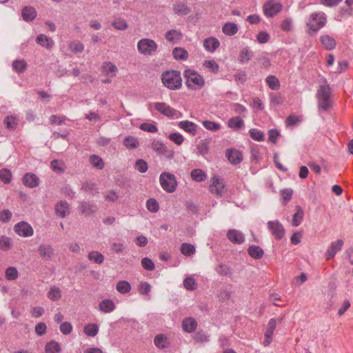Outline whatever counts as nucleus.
<instances>
[{
  "instance_id": "a19ab883",
  "label": "nucleus",
  "mask_w": 353,
  "mask_h": 353,
  "mask_svg": "<svg viewBox=\"0 0 353 353\" xmlns=\"http://www.w3.org/2000/svg\"><path fill=\"white\" fill-rule=\"evenodd\" d=\"M131 288V285L126 281H120L116 285L117 290L121 294L128 293Z\"/></svg>"
},
{
  "instance_id": "423d86ee",
  "label": "nucleus",
  "mask_w": 353,
  "mask_h": 353,
  "mask_svg": "<svg viewBox=\"0 0 353 353\" xmlns=\"http://www.w3.org/2000/svg\"><path fill=\"white\" fill-rule=\"evenodd\" d=\"M157 43L150 39H141L137 43L139 52L144 56H152L157 52Z\"/></svg>"
},
{
  "instance_id": "4d7b16f0",
  "label": "nucleus",
  "mask_w": 353,
  "mask_h": 353,
  "mask_svg": "<svg viewBox=\"0 0 353 353\" xmlns=\"http://www.w3.org/2000/svg\"><path fill=\"white\" fill-rule=\"evenodd\" d=\"M202 123L205 128L212 132H216L221 128L220 124L212 121H204Z\"/></svg>"
},
{
  "instance_id": "c756f323",
  "label": "nucleus",
  "mask_w": 353,
  "mask_h": 353,
  "mask_svg": "<svg viewBox=\"0 0 353 353\" xmlns=\"http://www.w3.org/2000/svg\"><path fill=\"white\" fill-rule=\"evenodd\" d=\"M190 176L192 180L196 182H203L207 179L206 173L199 168L192 170Z\"/></svg>"
},
{
  "instance_id": "de8ad7c7",
  "label": "nucleus",
  "mask_w": 353,
  "mask_h": 353,
  "mask_svg": "<svg viewBox=\"0 0 353 353\" xmlns=\"http://www.w3.org/2000/svg\"><path fill=\"white\" fill-rule=\"evenodd\" d=\"M196 153L201 156L206 155L209 152V145L205 141H201L196 145Z\"/></svg>"
},
{
  "instance_id": "0eeeda50",
  "label": "nucleus",
  "mask_w": 353,
  "mask_h": 353,
  "mask_svg": "<svg viewBox=\"0 0 353 353\" xmlns=\"http://www.w3.org/2000/svg\"><path fill=\"white\" fill-rule=\"evenodd\" d=\"M283 8V5L279 2L268 1L263 6V12L266 17H273L279 13Z\"/></svg>"
},
{
  "instance_id": "58836bf2",
  "label": "nucleus",
  "mask_w": 353,
  "mask_h": 353,
  "mask_svg": "<svg viewBox=\"0 0 353 353\" xmlns=\"http://www.w3.org/2000/svg\"><path fill=\"white\" fill-rule=\"evenodd\" d=\"M244 125V121L239 117H232L228 121V126L231 128L240 129Z\"/></svg>"
},
{
  "instance_id": "a211bd4d",
  "label": "nucleus",
  "mask_w": 353,
  "mask_h": 353,
  "mask_svg": "<svg viewBox=\"0 0 353 353\" xmlns=\"http://www.w3.org/2000/svg\"><path fill=\"white\" fill-rule=\"evenodd\" d=\"M173 12L179 16L187 15L191 12V8L185 3L177 2L173 4Z\"/></svg>"
},
{
  "instance_id": "dca6fc26",
  "label": "nucleus",
  "mask_w": 353,
  "mask_h": 353,
  "mask_svg": "<svg viewBox=\"0 0 353 353\" xmlns=\"http://www.w3.org/2000/svg\"><path fill=\"white\" fill-rule=\"evenodd\" d=\"M227 237L231 242L236 244H241L245 241L243 234L236 230H229L227 232Z\"/></svg>"
},
{
  "instance_id": "4468645a",
  "label": "nucleus",
  "mask_w": 353,
  "mask_h": 353,
  "mask_svg": "<svg viewBox=\"0 0 353 353\" xmlns=\"http://www.w3.org/2000/svg\"><path fill=\"white\" fill-rule=\"evenodd\" d=\"M225 155L228 161L232 164H239L243 160L242 154L237 150L235 149H228L225 152Z\"/></svg>"
},
{
  "instance_id": "f704fd0d",
  "label": "nucleus",
  "mask_w": 353,
  "mask_h": 353,
  "mask_svg": "<svg viewBox=\"0 0 353 353\" xmlns=\"http://www.w3.org/2000/svg\"><path fill=\"white\" fill-rule=\"evenodd\" d=\"M45 351L46 353H59L61 347L57 341H51L46 344Z\"/></svg>"
},
{
  "instance_id": "4be33fe9",
  "label": "nucleus",
  "mask_w": 353,
  "mask_h": 353,
  "mask_svg": "<svg viewBox=\"0 0 353 353\" xmlns=\"http://www.w3.org/2000/svg\"><path fill=\"white\" fill-rule=\"evenodd\" d=\"M196 321L192 317L186 318L182 322V327L183 330L188 333L194 332L196 329Z\"/></svg>"
},
{
  "instance_id": "f03ea898",
  "label": "nucleus",
  "mask_w": 353,
  "mask_h": 353,
  "mask_svg": "<svg viewBox=\"0 0 353 353\" xmlns=\"http://www.w3.org/2000/svg\"><path fill=\"white\" fill-rule=\"evenodd\" d=\"M183 76L188 88L196 90L204 86L205 80L197 72L191 69H186L183 72Z\"/></svg>"
},
{
  "instance_id": "680f3d73",
  "label": "nucleus",
  "mask_w": 353,
  "mask_h": 353,
  "mask_svg": "<svg viewBox=\"0 0 353 353\" xmlns=\"http://www.w3.org/2000/svg\"><path fill=\"white\" fill-rule=\"evenodd\" d=\"M81 190L92 194L97 192V185L91 182H87L83 184L82 185Z\"/></svg>"
},
{
  "instance_id": "bf43d9fd",
  "label": "nucleus",
  "mask_w": 353,
  "mask_h": 353,
  "mask_svg": "<svg viewBox=\"0 0 353 353\" xmlns=\"http://www.w3.org/2000/svg\"><path fill=\"white\" fill-rule=\"evenodd\" d=\"M139 128L143 131L154 133L158 131L157 125L152 123H143L140 125Z\"/></svg>"
},
{
  "instance_id": "412c9836",
  "label": "nucleus",
  "mask_w": 353,
  "mask_h": 353,
  "mask_svg": "<svg viewBox=\"0 0 353 353\" xmlns=\"http://www.w3.org/2000/svg\"><path fill=\"white\" fill-rule=\"evenodd\" d=\"M220 46L219 41L214 37L205 39L203 41V47L210 52L215 51Z\"/></svg>"
},
{
  "instance_id": "37998d69",
  "label": "nucleus",
  "mask_w": 353,
  "mask_h": 353,
  "mask_svg": "<svg viewBox=\"0 0 353 353\" xmlns=\"http://www.w3.org/2000/svg\"><path fill=\"white\" fill-rule=\"evenodd\" d=\"M112 26L119 30H124L128 27L126 21L121 17H115L113 22H112Z\"/></svg>"
},
{
  "instance_id": "2eb2a0df",
  "label": "nucleus",
  "mask_w": 353,
  "mask_h": 353,
  "mask_svg": "<svg viewBox=\"0 0 353 353\" xmlns=\"http://www.w3.org/2000/svg\"><path fill=\"white\" fill-rule=\"evenodd\" d=\"M56 214L61 217L64 218L69 214L70 208L67 201H61L58 202L54 208Z\"/></svg>"
},
{
  "instance_id": "09e8293b",
  "label": "nucleus",
  "mask_w": 353,
  "mask_h": 353,
  "mask_svg": "<svg viewBox=\"0 0 353 353\" xmlns=\"http://www.w3.org/2000/svg\"><path fill=\"white\" fill-rule=\"evenodd\" d=\"M19 272L14 266L8 267L6 270V278L9 281H14L18 278Z\"/></svg>"
},
{
  "instance_id": "5701e85b",
  "label": "nucleus",
  "mask_w": 353,
  "mask_h": 353,
  "mask_svg": "<svg viewBox=\"0 0 353 353\" xmlns=\"http://www.w3.org/2000/svg\"><path fill=\"white\" fill-rule=\"evenodd\" d=\"M320 41L323 46L327 50H332L335 48L336 43L335 40L327 34L322 35Z\"/></svg>"
},
{
  "instance_id": "052dcab7",
  "label": "nucleus",
  "mask_w": 353,
  "mask_h": 353,
  "mask_svg": "<svg viewBox=\"0 0 353 353\" xmlns=\"http://www.w3.org/2000/svg\"><path fill=\"white\" fill-rule=\"evenodd\" d=\"M184 288L188 290H194L196 288L197 284L192 277H188L183 281Z\"/></svg>"
},
{
  "instance_id": "b1692460",
  "label": "nucleus",
  "mask_w": 353,
  "mask_h": 353,
  "mask_svg": "<svg viewBox=\"0 0 353 353\" xmlns=\"http://www.w3.org/2000/svg\"><path fill=\"white\" fill-rule=\"evenodd\" d=\"M248 253L250 257L258 260L261 259L263 257L264 254V251L261 247L255 245H252L249 246V248H248Z\"/></svg>"
},
{
  "instance_id": "20e7f679",
  "label": "nucleus",
  "mask_w": 353,
  "mask_h": 353,
  "mask_svg": "<svg viewBox=\"0 0 353 353\" xmlns=\"http://www.w3.org/2000/svg\"><path fill=\"white\" fill-rule=\"evenodd\" d=\"M159 183L162 189L168 193L175 192L178 185L175 175L168 172H163L160 174Z\"/></svg>"
},
{
  "instance_id": "e433bc0d",
  "label": "nucleus",
  "mask_w": 353,
  "mask_h": 353,
  "mask_svg": "<svg viewBox=\"0 0 353 353\" xmlns=\"http://www.w3.org/2000/svg\"><path fill=\"white\" fill-rule=\"evenodd\" d=\"M48 298L51 301H56L61 299V290L56 286L52 287L48 292Z\"/></svg>"
},
{
  "instance_id": "4c0bfd02",
  "label": "nucleus",
  "mask_w": 353,
  "mask_h": 353,
  "mask_svg": "<svg viewBox=\"0 0 353 353\" xmlns=\"http://www.w3.org/2000/svg\"><path fill=\"white\" fill-rule=\"evenodd\" d=\"M123 145L128 149H135L139 147V143L137 138L128 136L125 138Z\"/></svg>"
},
{
  "instance_id": "774afa93",
  "label": "nucleus",
  "mask_w": 353,
  "mask_h": 353,
  "mask_svg": "<svg viewBox=\"0 0 353 353\" xmlns=\"http://www.w3.org/2000/svg\"><path fill=\"white\" fill-rule=\"evenodd\" d=\"M11 246L10 239L6 236H0V249L3 250H8Z\"/></svg>"
},
{
  "instance_id": "603ef678",
  "label": "nucleus",
  "mask_w": 353,
  "mask_h": 353,
  "mask_svg": "<svg viewBox=\"0 0 353 353\" xmlns=\"http://www.w3.org/2000/svg\"><path fill=\"white\" fill-rule=\"evenodd\" d=\"M216 272L221 276H230L232 274V270L227 265L221 264L216 268Z\"/></svg>"
},
{
  "instance_id": "e2e57ef3",
  "label": "nucleus",
  "mask_w": 353,
  "mask_h": 353,
  "mask_svg": "<svg viewBox=\"0 0 353 353\" xmlns=\"http://www.w3.org/2000/svg\"><path fill=\"white\" fill-rule=\"evenodd\" d=\"M141 265L148 271H152L155 268L154 262L148 257H145L141 259Z\"/></svg>"
},
{
  "instance_id": "3c124183",
  "label": "nucleus",
  "mask_w": 353,
  "mask_h": 353,
  "mask_svg": "<svg viewBox=\"0 0 353 353\" xmlns=\"http://www.w3.org/2000/svg\"><path fill=\"white\" fill-rule=\"evenodd\" d=\"M4 124L8 130H14L17 126L16 118L13 116H8L4 119Z\"/></svg>"
},
{
  "instance_id": "bb28decb",
  "label": "nucleus",
  "mask_w": 353,
  "mask_h": 353,
  "mask_svg": "<svg viewBox=\"0 0 353 353\" xmlns=\"http://www.w3.org/2000/svg\"><path fill=\"white\" fill-rule=\"evenodd\" d=\"M80 210L82 213L86 215H90L96 212L97 206L94 203L82 201L81 202Z\"/></svg>"
},
{
  "instance_id": "6ab92c4d",
  "label": "nucleus",
  "mask_w": 353,
  "mask_h": 353,
  "mask_svg": "<svg viewBox=\"0 0 353 353\" xmlns=\"http://www.w3.org/2000/svg\"><path fill=\"white\" fill-rule=\"evenodd\" d=\"M37 11L32 6H26L21 10V16L25 21L30 22L37 17Z\"/></svg>"
},
{
  "instance_id": "7ed1b4c3",
  "label": "nucleus",
  "mask_w": 353,
  "mask_h": 353,
  "mask_svg": "<svg viewBox=\"0 0 353 353\" xmlns=\"http://www.w3.org/2000/svg\"><path fill=\"white\" fill-rule=\"evenodd\" d=\"M327 19L323 12H314L310 16L307 22L310 34L316 33L321 28L325 26Z\"/></svg>"
},
{
  "instance_id": "13d9d810",
  "label": "nucleus",
  "mask_w": 353,
  "mask_h": 353,
  "mask_svg": "<svg viewBox=\"0 0 353 353\" xmlns=\"http://www.w3.org/2000/svg\"><path fill=\"white\" fill-rule=\"evenodd\" d=\"M146 208L151 212H157L159 209V205L155 199H149L146 202Z\"/></svg>"
},
{
  "instance_id": "2f4dec72",
  "label": "nucleus",
  "mask_w": 353,
  "mask_h": 353,
  "mask_svg": "<svg viewBox=\"0 0 353 353\" xmlns=\"http://www.w3.org/2000/svg\"><path fill=\"white\" fill-rule=\"evenodd\" d=\"M265 81L268 87L272 90H277L280 88V82L279 79L272 74L268 75L266 77Z\"/></svg>"
},
{
  "instance_id": "39448f33",
  "label": "nucleus",
  "mask_w": 353,
  "mask_h": 353,
  "mask_svg": "<svg viewBox=\"0 0 353 353\" xmlns=\"http://www.w3.org/2000/svg\"><path fill=\"white\" fill-rule=\"evenodd\" d=\"M330 88L329 85H321L317 90L319 109L327 111L332 106L330 100Z\"/></svg>"
},
{
  "instance_id": "473e14b6",
  "label": "nucleus",
  "mask_w": 353,
  "mask_h": 353,
  "mask_svg": "<svg viewBox=\"0 0 353 353\" xmlns=\"http://www.w3.org/2000/svg\"><path fill=\"white\" fill-rule=\"evenodd\" d=\"M90 163L98 170H102L104 168L103 160L97 154H92L89 158Z\"/></svg>"
},
{
  "instance_id": "1a4fd4ad",
  "label": "nucleus",
  "mask_w": 353,
  "mask_h": 353,
  "mask_svg": "<svg viewBox=\"0 0 353 353\" xmlns=\"http://www.w3.org/2000/svg\"><path fill=\"white\" fill-rule=\"evenodd\" d=\"M267 225L268 228L276 239L280 240L283 237L285 229L279 221H270L268 222Z\"/></svg>"
},
{
  "instance_id": "393cba45",
  "label": "nucleus",
  "mask_w": 353,
  "mask_h": 353,
  "mask_svg": "<svg viewBox=\"0 0 353 353\" xmlns=\"http://www.w3.org/2000/svg\"><path fill=\"white\" fill-rule=\"evenodd\" d=\"M179 127L185 132L192 134V135H195L196 134V125L188 120L182 121L179 123Z\"/></svg>"
},
{
  "instance_id": "ddd939ff",
  "label": "nucleus",
  "mask_w": 353,
  "mask_h": 353,
  "mask_svg": "<svg viewBox=\"0 0 353 353\" xmlns=\"http://www.w3.org/2000/svg\"><path fill=\"white\" fill-rule=\"evenodd\" d=\"M23 183L25 186L33 188L39 185V178L34 174L28 172L24 174L22 178Z\"/></svg>"
},
{
  "instance_id": "cd10ccee",
  "label": "nucleus",
  "mask_w": 353,
  "mask_h": 353,
  "mask_svg": "<svg viewBox=\"0 0 353 353\" xmlns=\"http://www.w3.org/2000/svg\"><path fill=\"white\" fill-rule=\"evenodd\" d=\"M172 55L176 60L185 61L188 58V51L183 48H174L172 50Z\"/></svg>"
},
{
  "instance_id": "338daca9",
  "label": "nucleus",
  "mask_w": 353,
  "mask_h": 353,
  "mask_svg": "<svg viewBox=\"0 0 353 353\" xmlns=\"http://www.w3.org/2000/svg\"><path fill=\"white\" fill-rule=\"evenodd\" d=\"M203 65L210 69L214 73H217L219 72V66L214 60L205 61Z\"/></svg>"
},
{
  "instance_id": "7c9ffc66",
  "label": "nucleus",
  "mask_w": 353,
  "mask_h": 353,
  "mask_svg": "<svg viewBox=\"0 0 353 353\" xmlns=\"http://www.w3.org/2000/svg\"><path fill=\"white\" fill-rule=\"evenodd\" d=\"M253 55L252 51L248 48H243L239 53V61L241 63H248Z\"/></svg>"
},
{
  "instance_id": "f257e3e1",
  "label": "nucleus",
  "mask_w": 353,
  "mask_h": 353,
  "mask_svg": "<svg viewBox=\"0 0 353 353\" xmlns=\"http://www.w3.org/2000/svg\"><path fill=\"white\" fill-rule=\"evenodd\" d=\"M161 81L170 90H179L182 86L181 72L176 70H167L161 74Z\"/></svg>"
},
{
  "instance_id": "0e129e2a",
  "label": "nucleus",
  "mask_w": 353,
  "mask_h": 353,
  "mask_svg": "<svg viewBox=\"0 0 353 353\" xmlns=\"http://www.w3.org/2000/svg\"><path fill=\"white\" fill-rule=\"evenodd\" d=\"M168 138L178 145H181L184 140L183 137L178 132L170 133Z\"/></svg>"
},
{
  "instance_id": "5fc2aeb1",
  "label": "nucleus",
  "mask_w": 353,
  "mask_h": 353,
  "mask_svg": "<svg viewBox=\"0 0 353 353\" xmlns=\"http://www.w3.org/2000/svg\"><path fill=\"white\" fill-rule=\"evenodd\" d=\"M134 168L141 173H145L148 170V165L145 160L140 159L136 161Z\"/></svg>"
},
{
  "instance_id": "c03bdc74",
  "label": "nucleus",
  "mask_w": 353,
  "mask_h": 353,
  "mask_svg": "<svg viewBox=\"0 0 353 353\" xmlns=\"http://www.w3.org/2000/svg\"><path fill=\"white\" fill-rule=\"evenodd\" d=\"M256 60L261 65V66L265 69L268 68L271 65L270 60L267 52H262L256 58Z\"/></svg>"
},
{
  "instance_id": "f3484780",
  "label": "nucleus",
  "mask_w": 353,
  "mask_h": 353,
  "mask_svg": "<svg viewBox=\"0 0 353 353\" xmlns=\"http://www.w3.org/2000/svg\"><path fill=\"white\" fill-rule=\"evenodd\" d=\"M38 251L40 256L46 260H51L54 254V250L50 245L41 244L39 246Z\"/></svg>"
},
{
  "instance_id": "6e6552de",
  "label": "nucleus",
  "mask_w": 353,
  "mask_h": 353,
  "mask_svg": "<svg viewBox=\"0 0 353 353\" xmlns=\"http://www.w3.org/2000/svg\"><path fill=\"white\" fill-rule=\"evenodd\" d=\"M211 183L210 185V191L212 194L222 196L225 192V183L219 176H214L211 178Z\"/></svg>"
},
{
  "instance_id": "72a5a7b5",
  "label": "nucleus",
  "mask_w": 353,
  "mask_h": 353,
  "mask_svg": "<svg viewBox=\"0 0 353 353\" xmlns=\"http://www.w3.org/2000/svg\"><path fill=\"white\" fill-rule=\"evenodd\" d=\"M12 68L19 74H21L26 71L28 65L24 59L14 60L12 62Z\"/></svg>"
},
{
  "instance_id": "f8f14e48",
  "label": "nucleus",
  "mask_w": 353,
  "mask_h": 353,
  "mask_svg": "<svg viewBox=\"0 0 353 353\" xmlns=\"http://www.w3.org/2000/svg\"><path fill=\"white\" fill-rule=\"evenodd\" d=\"M343 245V241L341 239L332 242L325 252L326 259L330 260L334 258L336 254L342 249Z\"/></svg>"
},
{
  "instance_id": "aec40b11",
  "label": "nucleus",
  "mask_w": 353,
  "mask_h": 353,
  "mask_svg": "<svg viewBox=\"0 0 353 353\" xmlns=\"http://www.w3.org/2000/svg\"><path fill=\"white\" fill-rule=\"evenodd\" d=\"M36 42L38 45L44 47L47 49H50L54 45V41L46 36L45 34H39L36 38Z\"/></svg>"
},
{
  "instance_id": "864d4df0",
  "label": "nucleus",
  "mask_w": 353,
  "mask_h": 353,
  "mask_svg": "<svg viewBox=\"0 0 353 353\" xmlns=\"http://www.w3.org/2000/svg\"><path fill=\"white\" fill-rule=\"evenodd\" d=\"M249 134L251 138L256 141H262L264 140V134L262 131L252 128L249 130Z\"/></svg>"
},
{
  "instance_id": "a878e982",
  "label": "nucleus",
  "mask_w": 353,
  "mask_h": 353,
  "mask_svg": "<svg viewBox=\"0 0 353 353\" xmlns=\"http://www.w3.org/2000/svg\"><path fill=\"white\" fill-rule=\"evenodd\" d=\"M222 31L227 36H233L238 32L239 28L236 23L228 22L223 26Z\"/></svg>"
},
{
  "instance_id": "a18cd8bd",
  "label": "nucleus",
  "mask_w": 353,
  "mask_h": 353,
  "mask_svg": "<svg viewBox=\"0 0 353 353\" xmlns=\"http://www.w3.org/2000/svg\"><path fill=\"white\" fill-rule=\"evenodd\" d=\"M84 333L91 337L95 336L99 332V327L96 324H88L84 327Z\"/></svg>"
},
{
  "instance_id": "69168bd1",
  "label": "nucleus",
  "mask_w": 353,
  "mask_h": 353,
  "mask_svg": "<svg viewBox=\"0 0 353 353\" xmlns=\"http://www.w3.org/2000/svg\"><path fill=\"white\" fill-rule=\"evenodd\" d=\"M292 19L291 18L285 19L281 24V28L285 32H290L292 30Z\"/></svg>"
},
{
  "instance_id": "49530a36",
  "label": "nucleus",
  "mask_w": 353,
  "mask_h": 353,
  "mask_svg": "<svg viewBox=\"0 0 353 353\" xmlns=\"http://www.w3.org/2000/svg\"><path fill=\"white\" fill-rule=\"evenodd\" d=\"M12 173L9 169L3 168L0 170V180L6 184H8L12 180Z\"/></svg>"
},
{
  "instance_id": "9d476101",
  "label": "nucleus",
  "mask_w": 353,
  "mask_h": 353,
  "mask_svg": "<svg viewBox=\"0 0 353 353\" xmlns=\"http://www.w3.org/2000/svg\"><path fill=\"white\" fill-rule=\"evenodd\" d=\"M14 232L19 236L30 237L32 236L34 230L32 226L26 221H20L14 227Z\"/></svg>"
},
{
  "instance_id": "c85d7f7f",
  "label": "nucleus",
  "mask_w": 353,
  "mask_h": 353,
  "mask_svg": "<svg viewBox=\"0 0 353 353\" xmlns=\"http://www.w3.org/2000/svg\"><path fill=\"white\" fill-rule=\"evenodd\" d=\"M182 37L181 32L177 30H170L165 34V39L170 42L181 40Z\"/></svg>"
},
{
  "instance_id": "8fccbe9b",
  "label": "nucleus",
  "mask_w": 353,
  "mask_h": 353,
  "mask_svg": "<svg viewBox=\"0 0 353 353\" xmlns=\"http://www.w3.org/2000/svg\"><path fill=\"white\" fill-rule=\"evenodd\" d=\"M276 326V321L275 319H271L267 326V329L265 333V338H272L274 334V331Z\"/></svg>"
},
{
  "instance_id": "c9c22d12",
  "label": "nucleus",
  "mask_w": 353,
  "mask_h": 353,
  "mask_svg": "<svg viewBox=\"0 0 353 353\" xmlns=\"http://www.w3.org/2000/svg\"><path fill=\"white\" fill-rule=\"evenodd\" d=\"M180 250L183 255L187 256L194 254L196 252L194 246L188 243H183L181 245Z\"/></svg>"
},
{
  "instance_id": "ea45409f",
  "label": "nucleus",
  "mask_w": 353,
  "mask_h": 353,
  "mask_svg": "<svg viewBox=\"0 0 353 353\" xmlns=\"http://www.w3.org/2000/svg\"><path fill=\"white\" fill-rule=\"evenodd\" d=\"M303 211L300 206L296 207V212L294 214L292 217V225L294 226H299L303 219Z\"/></svg>"
},
{
  "instance_id": "9b49d317",
  "label": "nucleus",
  "mask_w": 353,
  "mask_h": 353,
  "mask_svg": "<svg viewBox=\"0 0 353 353\" xmlns=\"http://www.w3.org/2000/svg\"><path fill=\"white\" fill-rule=\"evenodd\" d=\"M156 110L169 118H174L177 111L163 102H157L154 104Z\"/></svg>"
},
{
  "instance_id": "6e6d98bb",
  "label": "nucleus",
  "mask_w": 353,
  "mask_h": 353,
  "mask_svg": "<svg viewBox=\"0 0 353 353\" xmlns=\"http://www.w3.org/2000/svg\"><path fill=\"white\" fill-rule=\"evenodd\" d=\"M167 339L163 334H158L154 337V343L159 349H163L166 347Z\"/></svg>"
},
{
  "instance_id": "79ce46f5",
  "label": "nucleus",
  "mask_w": 353,
  "mask_h": 353,
  "mask_svg": "<svg viewBox=\"0 0 353 353\" xmlns=\"http://www.w3.org/2000/svg\"><path fill=\"white\" fill-rule=\"evenodd\" d=\"M88 258L90 261H92L97 264H101L104 261L103 255L97 251L89 252Z\"/></svg>"
}]
</instances>
